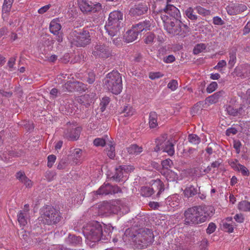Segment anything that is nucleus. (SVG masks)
<instances>
[{
	"label": "nucleus",
	"mask_w": 250,
	"mask_h": 250,
	"mask_svg": "<svg viewBox=\"0 0 250 250\" xmlns=\"http://www.w3.org/2000/svg\"><path fill=\"white\" fill-rule=\"evenodd\" d=\"M198 14L204 16L209 15L210 14V11L207 10L200 6H197L195 8Z\"/></svg>",
	"instance_id": "nucleus-47"
},
{
	"label": "nucleus",
	"mask_w": 250,
	"mask_h": 250,
	"mask_svg": "<svg viewBox=\"0 0 250 250\" xmlns=\"http://www.w3.org/2000/svg\"><path fill=\"white\" fill-rule=\"evenodd\" d=\"M121 192L120 188L118 186H112L109 184H104L95 192L98 195H107L115 194Z\"/></svg>",
	"instance_id": "nucleus-10"
},
{
	"label": "nucleus",
	"mask_w": 250,
	"mask_h": 250,
	"mask_svg": "<svg viewBox=\"0 0 250 250\" xmlns=\"http://www.w3.org/2000/svg\"><path fill=\"white\" fill-rule=\"evenodd\" d=\"M153 186L154 187H157V188L158 189V191L157 194V196H159L161 193L164 191V185L163 183L159 180H156L153 185Z\"/></svg>",
	"instance_id": "nucleus-40"
},
{
	"label": "nucleus",
	"mask_w": 250,
	"mask_h": 250,
	"mask_svg": "<svg viewBox=\"0 0 250 250\" xmlns=\"http://www.w3.org/2000/svg\"><path fill=\"white\" fill-rule=\"evenodd\" d=\"M141 194L146 197H149L154 193V188L145 187L142 188Z\"/></svg>",
	"instance_id": "nucleus-34"
},
{
	"label": "nucleus",
	"mask_w": 250,
	"mask_h": 250,
	"mask_svg": "<svg viewBox=\"0 0 250 250\" xmlns=\"http://www.w3.org/2000/svg\"><path fill=\"white\" fill-rule=\"evenodd\" d=\"M229 165L232 168L236 171L238 170L239 166H241V164L238 163V161L237 160L230 161Z\"/></svg>",
	"instance_id": "nucleus-60"
},
{
	"label": "nucleus",
	"mask_w": 250,
	"mask_h": 250,
	"mask_svg": "<svg viewBox=\"0 0 250 250\" xmlns=\"http://www.w3.org/2000/svg\"><path fill=\"white\" fill-rule=\"evenodd\" d=\"M14 0H4L2 6V11L4 13L9 12L11 8Z\"/></svg>",
	"instance_id": "nucleus-35"
},
{
	"label": "nucleus",
	"mask_w": 250,
	"mask_h": 250,
	"mask_svg": "<svg viewBox=\"0 0 250 250\" xmlns=\"http://www.w3.org/2000/svg\"><path fill=\"white\" fill-rule=\"evenodd\" d=\"M167 135L164 134L156 140V147L154 148V151L158 152L161 150H163L165 145L167 143Z\"/></svg>",
	"instance_id": "nucleus-17"
},
{
	"label": "nucleus",
	"mask_w": 250,
	"mask_h": 250,
	"mask_svg": "<svg viewBox=\"0 0 250 250\" xmlns=\"http://www.w3.org/2000/svg\"><path fill=\"white\" fill-rule=\"evenodd\" d=\"M178 83L176 80H172L167 84V87L171 91H175L178 87Z\"/></svg>",
	"instance_id": "nucleus-50"
},
{
	"label": "nucleus",
	"mask_w": 250,
	"mask_h": 250,
	"mask_svg": "<svg viewBox=\"0 0 250 250\" xmlns=\"http://www.w3.org/2000/svg\"><path fill=\"white\" fill-rule=\"evenodd\" d=\"M79 7L83 12H89L91 11L92 3L87 0H79Z\"/></svg>",
	"instance_id": "nucleus-24"
},
{
	"label": "nucleus",
	"mask_w": 250,
	"mask_h": 250,
	"mask_svg": "<svg viewBox=\"0 0 250 250\" xmlns=\"http://www.w3.org/2000/svg\"><path fill=\"white\" fill-rule=\"evenodd\" d=\"M123 206L121 205V202L120 201H113L110 206V211L111 212L115 214L118 213H126L127 211H124L123 210Z\"/></svg>",
	"instance_id": "nucleus-19"
},
{
	"label": "nucleus",
	"mask_w": 250,
	"mask_h": 250,
	"mask_svg": "<svg viewBox=\"0 0 250 250\" xmlns=\"http://www.w3.org/2000/svg\"><path fill=\"white\" fill-rule=\"evenodd\" d=\"M161 17L164 24L165 29L169 35L183 38L189 32V28L188 26L179 20L171 19L167 15H162Z\"/></svg>",
	"instance_id": "nucleus-2"
},
{
	"label": "nucleus",
	"mask_w": 250,
	"mask_h": 250,
	"mask_svg": "<svg viewBox=\"0 0 250 250\" xmlns=\"http://www.w3.org/2000/svg\"><path fill=\"white\" fill-rule=\"evenodd\" d=\"M237 171L241 172V174L245 176H248L250 175V172L248 169L246 167L242 165L239 166V168Z\"/></svg>",
	"instance_id": "nucleus-53"
},
{
	"label": "nucleus",
	"mask_w": 250,
	"mask_h": 250,
	"mask_svg": "<svg viewBox=\"0 0 250 250\" xmlns=\"http://www.w3.org/2000/svg\"><path fill=\"white\" fill-rule=\"evenodd\" d=\"M229 55V64L230 66L231 67H232L236 62V53L235 52H230Z\"/></svg>",
	"instance_id": "nucleus-48"
},
{
	"label": "nucleus",
	"mask_w": 250,
	"mask_h": 250,
	"mask_svg": "<svg viewBox=\"0 0 250 250\" xmlns=\"http://www.w3.org/2000/svg\"><path fill=\"white\" fill-rule=\"evenodd\" d=\"M197 193V189L193 186H189L187 187L184 190V194L186 197H192Z\"/></svg>",
	"instance_id": "nucleus-26"
},
{
	"label": "nucleus",
	"mask_w": 250,
	"mask_h": 250,
	"mask_svg": "<svg viewBox=\"0 0 250 250\" xmlns=\"http://www.w3.org/2000/svg\"><path fill=\"white\" fill-rule=\"evenodd\" d=\"M63 90L68 92L75 91L74 82H68L63 85Z\"/></svg>",
	"instance_id": "nucleus-41"
},
{
	"label": "nucleus",
	"mask_w": 250,
	"mask_h": 250,
	"mask_svg": "<svg viewBox=\"0 0 250 250\" xmlns=\"http://www.w3.org/2000/svg\"><path fill=\"white\" fill-rule=\"evenodd\" d=\"M148 10L147 5L145 3H139L131 8L130 13L131 15L137 17L146 14Z\"/></svg>",
	"instance_id": "nucleus-13"
},
{
	"label": "nucleus",
	"mask_w": 250,
	"mask_h": 250,
	"mask_svg": "<svg viewBox=\"0 0 250 250\" xmlns=\"http://www.w3.org/2000/svg\"><path fill=\"white\" fill-rule=\"evenodd\" d=\"M61 27H62L58 19H54L50 22L49 29L50 32L53 34H59Z\"/></svg>",
	"instance_id": "nucleus-22"
},
{
	"label": "nucleus",
	"mask_w": 250,
	"mask_h": 250,
	"mask_svg": "<svg viewBox=\"0 0 250 250\" xmlns=\"http://www.w3.org/2000/svg\"><path fill=\"white\" fill-rule=\"evenodd\" d=\"M66 242L69 244L77 245L81 243L82 239L79 236L69 235L68 238L66 239Z\"/></svg>",
	"instance_id": "nucleus-28"
},
{
	"label": "nucleus",
	"mask_w": 250,
	"mask_h": 250,
	"mask_svg": "<svg viewBox=\"0 0 250 250\" xmlns=\"http://www.w3.org/2000/svg\"><path fill=\"white\" fill-rule=\"evenodd\" d=\"M194 10L192 7H188L185 11L186 16L191 20L195 21L197 19L196 15L193 14Z\"/></svg>",
	"instance_id": "nucleus-38"
},
{
	"label": "nucleus",
	"mask_w": 250,
	"mask_h": 250,
	"mask_svg": "<svg viewBox=\"0 0 250 250\" xmlns=\"http://www.w3.org/2000/svg\"><path fill=\"white\" fill-rule=\"evenodd\" d=\"M238 209L242 211H250V202L247 201H243L238 204Z\"/></svg>",
	"instance_id": "nucleus-33"
},
{
	"label": "nucleus",
	"mask_w": 250,
	"mask_h": 250,
	"mask_svg": "<svg viewBox=\"0 0 250 250\" xmlns=\"http://www.w3.org/2000/svg\"><path fill=\"white\" fill-rule=\"evenodd\" d=\"M96 99V94L94 92L87 94H84L78 97L77 101L81 104L88 106L95 101Z\"/></svg>",
	"instance_id": "nucleus-14"
},
{
	"label": "nucleus",
	"mask_w": 250,
	"mask_h": 250,
	"mask_svg": "<svg viewBox=\"0 0 250 250\" xmlns=\"http://www.w3.org/2000/svg\"><path fill=\"white\" fill-rule=\"evenodd\" d=\"M242 108H240L239 110L234 109L232 106H228L226 108V111L227 113L230 115L232 116H236L238 114V113H240V110L242 109Z\"/></svg>",
	"instance_id": "nucleus-44"
},
{
	"label": "nucleus",
	"mask_w": 250,
	"mask_h": 250,
	"mask_svg": "<svg viewBox=\"0 0 250 250\" xmlns=\"http://www.w3.org/2000/svg\"><path fill=\"white\" fill-rule=\"evenodd\" d=\"M123 14L118 11L111 12L109 15L108 21L104 26L105 29L111 37L118 35L120 29L123 26Z\"/></svg>",
	"instance_id": "nucleus-5"
},
{
	"label": "nucleus",
	"mask_w": 250,
	"mask_h": 250,
	"mask_svg": "<svg viewBox=\"0 0 250 250\" xmlns=\"http://www.w3.org/2000/svg\"><path fill=\"white\" fill-rule=\"evenodd\" d=\"M105 88L114 94H118L122 89V80L120 74L116 71H112L106 75L104 79Z\"/></svg>",
	"instance_id": "nucleus-6"
},
{
	"label": "nucleus",
	"mask_w": 250,
	"mask_h": 250,
	"mask_svg": "<svg viewBox=\"0 0 250 250\" xmlns=\"http://www.w3.org/2000/svg\"><path fill=\"white\" fill-rule=\"evenodd\" d=\"M181 200L180 196L177 194L169 196L166 199V204L167 206L172 208H175L179 206Z\"/></svg>",
	"instance_id": "nucleus-15"
},
{
	"label": "nucleus",
	"mask_w": 250,
	"mask_h": 250,
	"mask_svg": "<svg viewBox=\"0 0 250 250\" xmlns=\"http://www.w3.org/2000/svg\"><path fill=\"white\" fill-rule=\"evenodd\" d=\"M223 227L224 229L229 232H232L233 230V227L232 225L227 223L224 224Z\"/></svg>",
	"instance_id": "nucleus-62"
},
{
	"label": "nucleus",
	"mask_w": 250,
	"mask_h": 250,
	"mask_svg": "<svg viewBox=\"0 0 250 250\" xmlns=\"http://www.w3.org/2000/svg\"><path fill=\"white\" fill-rule=\"evenodd\" d=\"M213 22L215 25H222L224 24V21L221 18L216 16L214 17L213 19Z\"/></svg>",
	"instance_id": "nucleus-61"
},
{
	"label": "nucleus",
	"mask_w": 250,
	"mask_h": 250,
	"mask_svg": "<svg viewBox=\"0 0 250 250\" xmlns=\"http://www.w3.org/2000/svg\"><path fill=\"white\" fill-rule=\"evenodd\" d=\"M155 39V35L152 33H148L145 36V42L147 44H151L153 43Z\"/></svg>",
	"instance_id": "nucleus-42"
},
{
	"label": "nucleus",
	"mask_w": 250,
	"mask_h": 250,
	"mask_svg": "<svg viewBox=\"0 0 250 250\" xmlns=\"http://www.w3.org/2000/svg\"><path fill=\"white\" fill-rule=\"evenodd\" d=\"M216 229V225L213 223H210L208 224V227L206 229V232L208 234H210L215 231Z\"/></svg>",
	"instance_id": "nucleus-57"
},
{
	"label": "nucleus",
	"mask_w": 250,
	"mask_h": 250,
	"mask_svg": "<svg viewBox=\"0 0 250 250\" xmlns=\"http://www.w3.org/2000/svg\"><path fill=\"white\" fill-rule=\"evenodd\" d=\"M164 76L160 72H150L149 74V77L151 80H154L162 77Z\"/></svg>",
	"instance_id": "nucleus-58"
},
{
	"label": "nucleus",
	"mask_w": 250,
	"mask_h": 250,
	"mask_svg": "<svg viewBox=\"0 0 250 250\" xmlns=\"http://www.w3.org/2000/svg\"><path fill=\"white\" fill-rule=\"evenodd\" d=\"M135 113V110L133 107L130 105H127L125 106L124 108L122 113L124 114V116L126 117H130L133 116Z\"/></svg>",
	"instance_id": "nucleus-31"
},
{
	"label": "nucleus",
	"mask_w": 250,
	"mask_h": 250,
	"mask_svg": "<svg viewBox=\"0 0 250 250\" xmlns=\"http://www.w3.org/2000/svg\"><path fill=\"white\" fill-rule=\"evenodd\" d=\"M149 125L150 128H155L158 125L157 115L155 112H151L149 114Z\"/></svg>",
	"instance_id": "nucleus-29"
},
{
	"label": "nucleus",
	"mask_w": 250,
	"mask_h": 250,
	"mask_svg": "<svg viewBox=\"0 0 250 250\" xmlns=\"http://www.w3.org/2000/svg\"><path fill=\"white\" fill-rule=\"evenodd\" d=\"M83 232L89 245L100 241L104 235L101 224L97 221H93L87 224L83 227Z\"/></svg>",
	"instance_id": "nucleus-4"
},
{
	"label": "nucleus",
	"mask_w": 250,
	"mask_h": 250,
	"mask_svg": "<svg viewBox=\"0 0 250 250\" xmlns=\"http://www.w3.org/2000/svg\"><path fill=\"white\" fill-rule=\"evenodd\" d=\"M167 6L164 9V12L166 14L165 15L168 16L170 19H176L178 20L181 17L180 12L179 9L171 4H166ZM163 15H161L162 16Z\"/></svg>",
	"instance_id": "nucleus-11"
},
{
	"label": "nucleus",
	"mask_w": 250,
	"mask_h": 250,
	"mask_svg": "<svg viewBox=\"0 0 250 250\" xmlns=\"http://www.w3.org/2000/svg\"><path fill=\"white\" fill-rule=\"evenodd\" d=\"M109 102V98L107 97H104L102 98L100 103L101 110L102 112L104 111Z\"/></svg>",
	"instance_id": "nucleus-45"
},
{
	"label": "nucleus",
	"mask_w": 250,
	"mask_h": 250,
	"mask_svg": "<svg viewBox=\"0 0 250 250\" xmlns=\"http://www.w3.org/2000/svg\"><path fill=\"white\" fill-rule=\"evenodd\" d=\"M102 9V5L99 2H96L95 3H92V8L90 12H97L101 11Z\"/></svg>",
	"instance_id": "nucleus-54"
},
{
	"label": "nucleus",
	"mask_w": 250,
	"mask_h": 250,
	"mask_svg": "<svg viewBox=\"0 0 250 250\" xmlns=\"http://www.w3.org/2000/svg\"><path fill=\"white\" fill-rule=\"evenodd\" d=\"M93 144L96 146H104L105 145V141L103 138H97L94 140Z\"/></svg>",
	"instance_id": "nucleus-51"
},
{
	"label": "nucleus",
	"mask_w": 250,
	"mask_h": 250,
	"mask_svg": "<svg viewBox=\"0 0 250 250\" xmlns=\"http://www.w3.org/2000/svg\"><path fill=\"white\" fill-rule=\"evenodd\" d=\"M206 48V45L204 43L197 44L193 49V53L198 54L203 51Z\"/></svg>",
	"instance_id": "nucleus-43"
},
{
	"label": "nucleus",
	"mask_w": 250,
	"mask_h": 250,
	"mask_svg": "<svg viewBox=\"0 0 250 250\" xmlns=\"http://www.w3.org/2000/svg\"><path fill=\"white\" fill-rule=\"evenodd\" d=\"M124 169V171L125 172V175L128 172L132 171L134 169V167L131 166H122Z\"/></svg>",
	"instance_id": "nucleus-63"
},
{
	"label": "nucleus",
	"mask_w": 250,
	"mask_h": 250,
	"mask_svg": "<svg viewBox=\"0 0 250 250\" xmlns=\"http://www.w3.org/2000/svg\"><path fill=\"white\" fill-rule=\"evenodd\" d=\"M56 160V157L54 155H50L47 158V166L51 167Z\"/></svg>",
	"instance_id": "nucleus-59"
},
{
	"label": "nucleus",
	"mask_w": 250,
	"mask_h": 250,
	"mask_svg": "<svg viewBox=\"0 0 250 250\" xmlns=\"http://www.w3.org/2000/svg\"><path fill=\"white\" fill-rule=\"evenodd\" d=\"M106 152L108 156L111 159H113L115 156V147L114 145L111 144H108L106 147Z\"/></svg>",
	"instance_id": "nucleus-36"
},
{
	"label": "nucleus",
	"mask_w": 250,
	"mask_h": 250,
	"mask_svg": "<svg viewBox=\"0 0 250 250\" xmlns=\"http://www.w3.org/2000/svg\"><path fill=\"white\" fill-rule=\"evenodd\" d=\"M124 177H126V175H125L122 167L120 166L116 169V172L112 178L116 182H119L122 180Z\"/></svg>",
	"instance_id": "nucleus-25"
},
{
	"label": "nucleus",
	"mask_w": 250,
	"mask_h": 250,
	"mask_svg": "<svg viewBox=\"0 0 250 250\" xmlns=\"http://www.w3.org/2000/svg\"><path fill=\"white\" fill-rule=\"evenodd\" d=\"M43 223L47 225H53L58 223L61 216L59 211L53 208H47L41 216Z\"/></svg>",
	"instance_id": "nucleus-7"
},
{
	"label": "nucleus",
	"mask_w": 250,
	"mask_h": 250,
	"mask_svg": "<svg viewBox=\"0 0 250 250\" xmlns=\"http://www.w3.org/2000/svg\"><path fill=\"white\" fill-rule=\"evenodd\" d=\"M226 62L225 60H221L218 62L217 64L214 67V68L216 69H219L224 66H226Z\"/></svg>",
	"instance_id": "nucleus-64"
},
{
	"label": "nucleus",
	"mask_w": 250,
	"mask_h": 250,
	"mask_svg": "<svg viewBox=\"0 0 250 250\" xmlns=\"http://www.w3.org/2000/svg\"><path fill=\"white\" fill-rule=\"evenodd\" d=\"M16 178L19 180L21 183H22L26 179L27 177L23 171H19L16 173Z\"/></svg>",
	"instance_id": "nucleus-55"
},
{
	"label": "nucleus",
	"mask_w": 250,
	"mask_h": 250,
	"mask_svg": "<svg viewBox=\"0 0 250 250\" xmlns=\"http://www.w3.org/2000/svg\"><path fill=\"white\" fill-rule=\"evenodd\" d=\"M70 39L71 43L76 46H84L90 42V35L88 32L84 31L82 33L73 32Z\"/></svg>",
	"instance_id": "nucleus-8"
},
{
	"label": "nucleus",
	"mask_w": 250,
	"mask_h": 250,
	"mask_svg": "<svg viewBox=\"0 0 250 250\" xmlns=\"http://www.w3.org/2000/svg\"><path fill=\"white\" fill-rule=\"evenodd\" d=\"M188 139L190 143L194 145H197L200 142V138L196 134H190Z\"/></svg>",
	"instance_id": "nucleus-46"
},
{
	"label": "nucleus",
	"mask_w": 250,
	"mask_h": 250,
	"mask_svg": "<svg viewBox=\"0 0 250 250\" xmlns=\"http://www.w3.org/2000/svg\"><path fill=\"white\" fill-rule=\"evenodd\" d=\"M92 54L96 57L107 58L110 55V49L105 45L99 43L95 45Z\"/></svg>",
	"instance_id": "nucleus-9"
},
{
	"label": "nucleus",
	"mask_w": 250,
	"mask_h": 250,
	"mask_svg": "<svg viewBox=\"0 0 250 250\" xmlns=\"http://www.w3.org/2000/svg\"><path fill=\"white\" fill-rule=\"evenodd\" d=\"M28 216L27 210L21 211L18 214V221L22 229L27 224Z\"/></svg>",
	"instance_id": "nucleus-21"
},
{
	"label": "nucleus",
	"mask_w": 250,
	"mask_h": 250,
	"mask_svg": "<svg viewBox=\"0 0 250 250\" xmlns=\"http://www.w3.org/2000/svg\"><path fill=\"white\" fill-rule=\"evenodd\" d=\"M218 84L216 82H211L207 87V91L210 93L214 91L217 88Z\"/></svg>",
	"instance_id": "nucleus-49"
},
{
	"label": "nucleus",
	"mask_w": 250,
	"mask_h": 250,
	"mask_svg": "<svg viewBox=\"0 0 250 250\" xmlns=\"http://www.w3.org/2000/svg\"><path fill=\"white\" fill-rule=\"evenodd\" d=\"M215 209L211 206H199L189 208L184 213V224L193 226L206 222L208 217L212 216Z\"/></svg>",
	"instance_id": "nucleus-1"
},
{
	"label": "nucleus",
	"mask_w": 250,
	"mask_h": 250,
	"mask_svg": "<svg viewBox=\"0 0 250 250\" xmlns=\"http://www.w3.org/2000/svg\"><path fill=\"white\" fill-rule=\"evenodd\" d=\"M113 229V228L110 225H106L104 227V231L103 232L104 235L103 236H106V235L108 236L112 233V230Z\"/></svg>",
	"instance_id": "nucleus-56"
},
{
	"label": "nucleus",
	"mask_w": 250,
	"mask_h": 250,
	"mask_svg": "<svg viewBox=\"0 0 250 250\" xmlns=\"http://www.w3.org/2000/svg\"><path fill=\"white\" fill-rule=\"evenodd\" d=\"M75 91L83 92L86 89V86L82 83L79 82H74Z\"/></svg>",
	"instance_id": "nucleus-39"
},
{
	"label": "nucleus",
	"mask_w": 250,
	"mask_h": 250,
	"mask_svg": "<svg viewBox=\"0 0 250 250\" xmlns=\"http://www.w3.org/2000/svg\"><path fill=\"white\" fill-rule=\"evenodd\" d=\"M228 13L230 15L238 14L236 4H232L228 6L226 8Z\"/></svg>",
	"instance_id": "nucleus-37"
},
{
	"label": "nucleus",
	"mask_w": 250,
	"mask_h": 250,
	"mask_svg": "<svg viewBox=\"0 0 250 250\" xmlns=\"http://www.w3.org/2000/svg\"><path fill=\"white\" fill-rule=\"evenodd\" d=\"M81 131L80 127H70L65 132L64 137L70 140H76L79 136Z\"/></svg>",
	"instance_id": "nucleus-12"
},
{
	"label": "nucleus",
	"mask_w": 250,
	"mask_h": 250,
	"mask_svg": "<svg viewBox=\"0 0 250 250\" xmlns=\"http://www.w3.org/2000/svg\"><path fill=\"white\" fill-rule=\"evenodd\" d=\"M161 164L163 168L168 169V168L170 167L173 165L172 161L169 159H166L162 161Z\"/></svg>",
	"instance_id": "nucleus-52"
},
{
	"label": "nucleus",
	"mask_w": 250,
	"mask_h": 250,
	"mask_svg": "<svg viewBox=\"0 0 250 250\" xmlns=\"http://www.w3.org/2000/svg\"><path fill=\"white\" fill-rule=\"evenodd\" d=\"M151 26L150 21L146 20L143 22H140L139 23L133 25L132 27L135 28L136 31H138V34L145 30H149Z\"/></svg>",
	"instance_id": "nucleus-20"
},
{
	"label": "nucleus",
	"mask_w": 250,
	"mask_h": 250,
	"mask_svg": "<svg viewBox=\"0 0 250 250\" xmlns=\"http://www.w3.org/2000/svg\"><path fill=\"white\" fill-rule=\"evenodd\" d=\"M221 97V92H216L214 94L209 96L206 99V102L209 104H213L216 103Z\"/></svg>",
	"instance_id": "nucleus-30"
},
{
	"label": "nucleus",
	"mask_w": 250,
	"mask_h": 250,
	"mask_svg": "<svg viewBox=\"0 0 250 250\" xmlns=\"http://www.w3.org/2000/svg\"><path fill=\"white\" fill-rule=\"evenodd\" d=\"M127 153L131 156H135L139 155L143 151V148L134 144L126 148Z\"/></svg>",
	"instance_id": "nucleus-23"
},
{
	"label": "nucleus",
	"mask_w": 250,
	"mask_h": 250,
	"mask_svg": "<svg viewBox=\"0 0 250 250\" xmlns=\"http://www.w3.org/2000/svg\"><path fill=\"white\" fill-rule=\"evenodd\" d=\"M166 178L168 181L174 182L177 181L178 179V176L175 172L167 169L165 173Z\"/></svg>",
	"instance_id": "nucleus-27"
},
{
	"label": "nucleus",
	"mask_w": 250,
	"mask_h": 250,
	"mask_svg": "<svg viewBox=\"0 0 250 250\" xmlns=\"http://www.w3.org/2000/svg\"><path fill=\"white\" fill-rule=\"evenodd\" d=\"M163 151L167 153L170 156L173 155L175 152L174 145L169 140L167 141V143L165 145Z\"/></svg>",
	"instance_id": "nucleus-32"
},
{
	"label": "nucleus",
	"mask_w": 250,
	"mask_h": 250,
	"mask_svg": "<svg viewBox=\"0 0 250 250\" xmlns=\"http://www.w3.org/2000/svg\"><path fill=\"white\" fill-rule=\"evenodd\" d=\"M130 230L126 229L123 236L125 241H132L137 245L140 249H144L147 247L152 241L153 234L151 230L149 229L141 230L136 235H128L129 234Z\"/></svg>",
	"instance_id": "nucleus-3"
},
{
	"label": "nucleus",
	"mask_w": 250,
	"mask_h": 250,
	"mask_svg": "<svg viewBox=\"0 0 250 250\" xmlns=\"http://www.w3.org/2000/svg\"><path fill=\"white\" fill-rule=\"evenodd\" d=\"M138 34V31H136L135 28L132 27L126 32L124 39L126 42H131L137 39Z\"/></svg>",
	"instance_id": "nucleus-16"
},
{
	"label": "nucleus",
	"mask_w": 250,
	"mask_h": 250,
	"mask_svg": "<svg viewBox=\"0 0 250 250\" xmlns=\"http://www.w3.org/2000/svg\"><path fill=\"white\" fill-rule=\"evenodd\" d=\"M82 156V150L80 148L73 149L70 155L71 159L74 164H79L81 162V158Z\"/></svg>",
	"instance_id": "nucleus-18"
}]
</instances>
